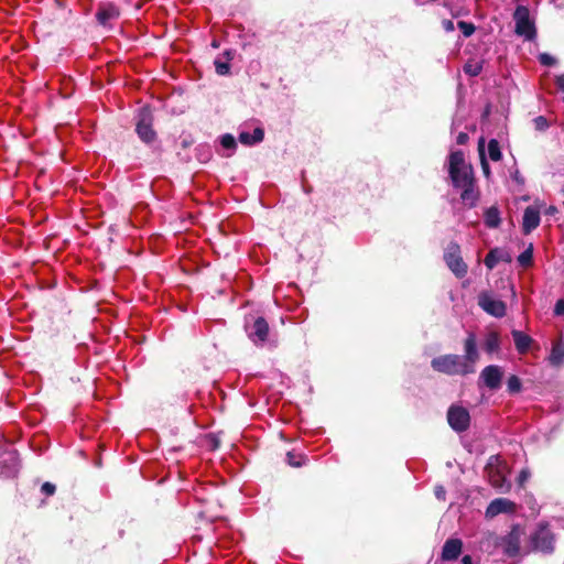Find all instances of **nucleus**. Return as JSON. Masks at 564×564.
<instances>
[{"label":"nucleus","mask_w":564,"mask_h":564,"mask_svg":"<svg viewBox=\"0 0 564 564\" xmlns=\"http://www.w3.org/2000/svg\"><path fill=\"white\" fill-rule=\"evenodd\" d=\"M480 358L477 339L474 333H468L464 340V355L446 354L435 357L431 361L432 368L447 376L466 377L476 371V364Z\"/></svg>","instance_id":"1"},{"label":"nucleus","mask_w":564,"mask_h":564,"mask_svg":"<svg viewBox=\"0 0 564 564\" xmlns=\"http://www.w3.org/2000/svg\"><path fill=\"white\" fill-rule=\"evenodd\" d=\"M449 176L454 187L462 189L460 199L469 207L476 206L478 193L475 189L471 169L469 166H463L459 170L449 171Z\"/></svg>","instance_id":"2"},{"label":"nucleus","mask_w":564,"mask_h":564,"mask_svg":"<svg viewBox=\"0 0 564 564\" xmlns=\"http://www.w3.org/2000/svg\"><path fill=\"white\" fill-rule=\"evenodd\" d=\"M508 468L498 457L491 456L486 466V475L490 485L500 492H508L511 489V482L507 480Z\"/></svg>","instance_id":"3"},{"label":"nucleus","mask_w":564,"mask_h":564,"mask_svg":"<svg viewBox=\"0 0 564 564\" xmlns=\"http://www.w3.org/2000/svg\"><path fill=\"white\" fill-rule=\"evenodd\" d=\"M523 535L524 530L519 524H516L506 535L497 539L496 545L500 547L508 557L519 556L522 553L521 541Z\"/></svg>","instance_id":"4"},{"label":"nucleus","mask_w":564,"mask_h":564,"mask_svg":"<svg viewBox=\"0 0 564 564\" xmlns=\"http://www.w3.org/2000/svg\"><path fill=\"white\" fill-rule=\"evenodd\" d=\"M516 22L514 32L517 35L524 37L527 41H532L536 36V29L534 22L530 19V11L524 6H518L513 13Z\"/></svg>","instance_id":"5"},{"label":"nucleus","mask_w":564,"mask_h":564,"mask_svg":"<svg viewBox=\"0 0 564 564\" xmlns=\"http://www.w3.org/2000/svg\"><path fill=\"white\" fill-rule=\"evenodd\" d=\"M554 550V535L546 524H539L530 534V551L552 553Z\"/></svg>","instance_id":"6"},{"label":"nucleus","mask_w":564,"mask_h":564,"mask_svg":"<svg viewBox=\"0 0 564 564\" xmlns=\"http://www.w3.org/2000/svg\"><path fill=\"white\" fill-rule=\"evenodd\" d=\"M245 329L248 338L256 346L262 347L269 341L270 327L263 317L259 316L253 318L251 322L247 321L245 324Z\"/></svg>","instance_id":"7"},{"label":"nucleus","mask_w":564,"mask_h":564,"mask_svg":"<svg viewBox=\"0 0 564 564\" xmlns=\"http://www.w3.org/2000/svg\"><path fill=\"white\" fill-rule=\"evenodd\" d=\"M444 260L448 269L457 276L463 278L467 273V264L460 256V247L456 242H451L444 251Z\"/></svg>","instance_id":"8"},{"label":"nucleus","mask_w":564,"mask_h":564,"mask_svg":"<svg viewBox=\"0 0 564 564\" xmlns=\"http://www.w3.org/2000/svg\"><path fill=\"white\" fill-rule=\"evenodd\" d=\"M447 422L455 432H465L470 424V415L468 410L462 405H451L447 411Z\"/></svg>","instance_id":"9"},{"label":"nucleus","mask_w":564,"mask_h":564,"mask_svg":"<svg viewBox=\"0 0 564 564\" xmlns=\"http://www.w3.org/2000/svg\"><path fill=\"white\" fill-rule=\"evenodd\" d=\"M152 121L153 117L150 109L141 108L137 118L135 131L139 138L145 143H151L155 139V132L152 129Z\"/></svg>","instance_id":"10"},{"label":"nucleus","mask_w":564,"mask_h":564,"mask_svg":"<svg viewBox=\"0 0 564 564\" xmlns=\"http://www.w3.org/2000/svg\"><path fill=\"white\" fill-rule=\"evenodd\" d=\"M503 378V370L500 366L489 365L486 366L479 375L478 383L491 391L500 389Z\"/></svg>","instance_id":"11"},{"label":"nucleus","mask_w":564,"mask_h":564,"mask_svg":"<svg viewBox=\"0 0 564 564\" xmlns=\"http://www.w3.org/2000/svg\"><path fill=\"white\" fill-rule=\"evenodd\" d=\"M19 471V457L14 449L0 451V477L8 479L17 476Z\"/></svg>","instance_id":"12"},{"label":"nucleus","mask_w":564,"mask_h":564,"mask_svg":"<svg viewBox=\"0 0 564 564\" xmlns=\"http://www.w3.org/2000/svg\"><path fill=\"white\" fill-rule=\"evenodd\" d=\"M478 305L488 314L495 317L506 315V304L492 296L490 293L482 292L478 296Z\"/></svg>","instance_id":"13"},{"label":"nucleus","mask_w":564,"mask_h":564,"mask_svg":"<svg viewBox=\"0 0 564 564\" xmlns=\"http://www.w3.org/2000/svg\"><path fill=\"white\" fill-rule=\"evenodd\" d=\"M517 511V505L507 498H496L487 507L485 516L488 519H492L501 513H514Z\"/></svg>","instance_id":"14"},{"label":"nucleus","mask_w":564,"mask_h":564,"mask_svg":"<svg viewBox=\"0 0 564 564\" xmlns=\"http://www.w3.org/2000/svg\"><path fill=\"white\" fill-rule=\"evenodd\" d=\"M540 225V210L534 206H528L523 213L522 231L528 235Z\"/></svg>","instance_id":"15"},{"label":"nucleus","mask_w":564,"mask_h":564,"mask_svg":"<svg viewBox=\"0 0 564 564\" xmlns=\"http://www.w3.org/2000/svg\"><path fill=\"white\" fill-rule=\"evenodd\" d=\"M463 549V542L459 539H448L442 549L443 561H455L459 557Z\"/></svg>","instance_id":"16"},{"label":"nucleus","mask_w":564,"mask_h":564,"mask_svg":"<svg viewBox=\"0 0 564 564\" xmlns=\"http://www.w3.org/2000/svg\"><path fill=\"white\" fill-rule=\"evenodd\" d=\"M510 260V256L506 250L494 248L487 253L484 262L489 270H492L499 262H509Z\"/></svg>","instance_id":"17"},{"label":"nucleus","mask_w":564,"mask_h":564,"mask_svg":"<svg viewBox=\"0 0 564 564\" xmlns=\"http://www.w3.org/2000/svg\"><path fill=\"white\" fill-rule=\"evenodd\" d=\"M511 335L518 352L525 354L532 344V338L529 335L524 334L523 332L517 329H513L511 332Z\"/></svg>","instance_id":"18"},{"label":"nucleus","mask_w":564,"mask_h":564,"mask_svg":"<svg viewBox=\"0 0 564 564\" xmlns=\"http://www.w3.org/2000/svg\"><path fill=\"white\" fill-rule=\"evenodd\" d=\"M264 138V131L262 128L257 127L252 133L241 131L239 133V141L245 145H253L260 143Z\"/></svg>","instance_id":"19"},{"label":"nucleus","mask_w":564,"mask_h":564,"mask_svg":"<svg viewBox=\"0 0 564 564\" xmlns=\"http://www.w3.org/2000/svg\"><path fill=\"white\" fill-rule=\"evenodd\" d=\"M119 17V10L113 4H107L101 8H99L97 12V19L100 24H106L110 20H113Z\"/></svg>","instance_id":"20"},{"label":"nucleus","mask_w":564,"mask_h":564,"mask_svg":"<svg viewBox=\"0 0 564 564\" xmlns=\"http://www.w3.org/2000/svg\"><path fill=\"white\" fill-rule=\"evenodd\" d=\"M484 221L488 228H498L501 224L499 209L496 206L487 208L484 213Z\"/></svg>","instance_id":"21"},{"label":"nucleus","mask_w":564,"mask_h":564,"mask_svg":"<svg viewBox=\"0 0 564 564\" xmlns=\"http://www.w3.org/2000/svg\"><path fill=\"white\" fill-rule=\"evenodd\" d=\"M500 336L496 332H490L486 335V338L484 340V350L491 355L494 352H498L500 349Z\"/></svg>","instance_id":"22"},{"label":"nucleus","mask_w":564,"mask_h":564,"mask_svg":"<svg viewBox=\"0 0 564 564\" xmlns=\"http://www.w3.org/2000/svg\"><path fill=\"white\" fill-rule=\"evenodd\" d=\"M549 360L553 366H560L564 361V344L563 343L558 341L553 345Z\"/></svg>","instance_id":"23"},{"label":"nucleus","mask_w":564,"mask_h":564,"mask_svg":"<svg viewBox=\"0 0 564 564\" xmlns=\"http://www.w3.org/2000/svg\"><path fill=\"white\" fill-rule=\"evenodd\" d=\"M448 164H449L448 172L459 170L463 166H467L465 164L464 153L459 150L453 151L449 154Z\"/></svg>","instance_id":"24"},{"label":"nucleus","mask_w":564,"mask_h":564,"mask_svg":"<svg viewBox=\"0 0 564 564\" xmlns=\"http://www.w3.org/2000/svg\"><path fill=\"white\" fill-rule=\"evenodd\" d=\"M220 144H221L223 149L229 151V153L224 154L225 156H230L237 148L236 139L234 138L232 134H229V133H226L220 137Z\"/></svg>","instance_id":"25"},{"label":"nucleus","mask_w":564,"mask_h":564,"mask_svg":"<svg viewBox=\"0 0 564 564\" xmlns=\"http://www.w3.org/2000/svg\"><path fill=\"white\" fill-rule=\"evenodd\" d=\"M225 55L227 56V61H221L220 58L215 59V69L218 75H228L230 72V66L228 61L231 58L230 52H226Z\"/></svg>","instance_id":"26"},{"label":"nucleus","mask_w":564,"mask_h":564,"mask_svg":"<svg viewBox=\"0 0 564 564\" xmlns=\"http://www.w3.org/2000/svg\"><path fill=\"white\" fill-rule=\"evenodd\" d=\"M488 155L490 160L495 162L500 161L502 158L499 143L496 139H491L488 143Z\"/></svg>","instance_id":"27"},{"label":"nucleus","mask_w":564,"mask_h":564,"mask_svg":"<svg viewBox=\"0 0 564 564\" xmlns=\"http://www.w3.org/2000/svg\"><path fill=\"white\" fill-rule=\"evenodd\" d=\"M478 151H479V156H480V161H481V169L484 171V174L487 177H489V175H490V167H489V164H488V162L486 160V156H485V139L484 138L479 139Z\"/></svg>","instance_id":"28"},{"label":"nucleus","mask_w":564,"mask_h":564,"mask_svg":"<svg viewBox=\"0 0 564 564\" xmlns=\"http://www.w3.org/2000/svg\"><path fill=\"white\" fill-rule=\"evenodd\" d=\"M532 258H533V249H532V245H530V247L528 249H525L519 257H518V262L522 265V267H529L531 263H532Z\"/></svg>","instance_id":"29"},{"label":"nucleus","mask_w":564,"mask_h":564,"mask_svg":"<svg viewBox=\"0 0 564 564\" xmlns=\"http://www.w3.org/2000/svg\"><path fill=\"white\" fill-rule=\"evenodd\" d=\"M521 380L517 376L512 375L508 378L507 388L509 393L513 394L519 392L521 390Z\"/></svg>","instance_id":"30"},{"label":"nucleus","mask_w":564,"mask_h":564,"mask_svg":"<svg viewBox=\"0 0 564 564\" xmlns=\"http://www.w3.org/2000/svg\"><path fill=\"white\" fill-rule=\"evenodd\" d=\"M457 26L462 31V33L464 34L465 37L471 36L475 32V25L469 22L459 21L457 23Z\"/></svg>","instance_id":"31"},{"label":"nucleus","mask_w":564,"mask_h":564,"mask_svg":"<svg viewBox=\"0 0 564 564\" xmlns=\"http://www.w3.org/2000/svg\"><path fill=\"white\" fill-rule=\"evenodd\" d=\"M539 61L544 66H553L556 64V59L547 53L540 54Z\"/></svg>","instance_id":"32"},{"label":"nucleus","mask_w":564,"mask_h":564,"mask_svg":"<svg viewBox=\"0 0 564 564\" xmlns=\"http://www.w3.org/2000/svg\"><path fill=\"white\" fill-rule=\"evenodd\" d=\"M464 70L469 76H477L480 73V70H481V66L478 65V64H470V63H468V64H466L464 66Z\"/></svg>","instance_id":"33"},{"label":"nucleus","mask_w":564,"mask_h":564,"mask_svg":"<svg viewBox=\"0 0 564 564\" xmlns=\"http://www.w3.org/2000/svg\"><path fill=\"white\" fill-rule=\"evenodd\" d=\"M530 477H531L530 470L528 468H523L518 475V478H517L518 485L520 487H523Z\"/></svg>","instance_id":"34"},{"label":"nucleus","mask_w":564,"mask_h":564,"mask_svg":"<svg viewBox=\"0 0 564 564\" xmlns=\"http://www.w3.org/2000/svg\"><path fill=\"white\" fill-rule=\"evenodd\" d=\"M533 121H534L535 129L539 131H543L549 128V122H547L546 118H544L543 116L536 117Z\"/></svg>","instance_id":"35"},{"label":"nucleus","mask_w":564,"mask_h":564,"mask_svg":"<svg viewBox=\"0 0 564 564\" xmlns=\"http://www.w3.org/2000/svg\"><path fill=\"white\" fill-rule=\"evenodd\" d=\"M55 485L51 482H44L41 488L42 492L46 496H52L55 492Z\"/></svg>","instance_id":"36"},{"label":"nucleus","mask_w":564,"mask_h":564,"mask_svg":"<svg viewBox=\"0 0 564 564\" xmlns=\"http://www.w3.org/2000/svg\"><path fill=\"white\" fill-rule=\"evenodd\" d=\"M555 315H564V299H561L556 302L554 307Z\"/></svg>","instance_id":"37"},{"label":"nucleus","mask_w":564,"mask_h":564,"mask_svg":"<svg viewBox=\"0 0 564 564\" xmlns=\"http://www.w3.org/2000/svg\"><path fill=\"white\" fill-rule=\"evenodd\" d=\"M435 496L440 500H444L446 496V490L443 486L435 487Z\"/></svg>","instance_id":"38"},{"label":"nucleus","mask_w":564,"mask_h":564,"mask_svg":"<svg viewBox=\"0 0 564 564\" xmlns=\"http://www.w3.org/2000/svg\"><path fill=\"white\" fill-rule=\"evenodd\" d=\"M469 137L466 132H459L456 137L457 144H465L467 143Z\"/></svg>","instance_id":"39"},{"label":"nucleus","mask_w":564,"mask_h":564,"mask_svg":"<svg viewBox=\"0 0 564 564\" xmlns=\"http://www.w3.org/2000/svg\"><path fill=\"white\" fill-rule=\"evenodd\" d=\"M443 28H444V30L446 32H452L455 29L454 23L451 20H444L443 21Z\"/></svg>","instance_id":"40"},{"label":"nucleus","mask_w":564,"mask_h":564,"mask_svg":"<svg viewBox=\"0 0 564 564\" xmlns=\"http://www.w3.org/2000/svg\"><path fill=\"white\" fill-rule=\"evenodd\" d=\"M288 462L291 466H294V467L301 466V463L295 462V458H293V455L291 453H288Z\"/></svg>","instance_id":"41"},{"label":"nucleus","mask_w":564,"mask_h":564,"mask_svg":"<svg viewBox=\"0 0 564 564\" xmlns=\"http://www.w3.org/2000/svg\"><path fill=\"white\" fill-rule=\"evenodd\" d=\"M288 462L291 466H294V467L301 466V463L295 462V458H293V455L291 453H288Z\"/></svg>","instance_id":"42"},{"label":"nucleus","mask_w":564,"mask_h":564,"mask_svg":"<svg viewBox=\"0 0 564 564\" xmlns=\"http://www.w3.org/2000/svg\"><path fill=\"white\" fill-rule=\"evenodd\" d=\"M556 85H557L558 89L564 91V74L556 78Z\"/></svg>","instance_id":"43"},{"label":"nucleus","mask_w":564,"mask_h":564,"mask_svg":"<svg viewBox=\"0 0 564 564\" xmlns=\"http://www.w3.org/2000/svg\"><path fill=\"white\" fill-rule=\"evenodd\" d=\"M544 213L545 215L553 216L557 213V208L555 206H549Z\"/></svg>","instance_id":"44"},{"label":"nucleus","mask_w":564,"mask_h":564,"mask_svg":"<svg viewBox=\"0 0 564 564\" xmlns=\"http://www.w3.org/2000/svg\"><path fill=\"white\" fill-rule=\"evenodd\" d=\"M460 564H473V560H471L470 555H465L462 558Z\"/></svg>","instance_id":"45"}]
</instances>
